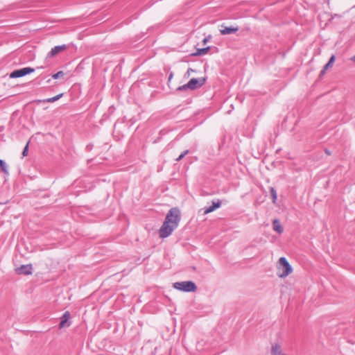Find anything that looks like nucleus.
<instances>
[{
	"label": "nucleus",
	"mask_w": 355,
	"mask_h": 355,
	"mask_svg": "<svg viewBox=\"0 0 355 355\" xmlns=\"http://www.w3.org/2000/svg\"><path fill=\"white\" fill-rule=\"evenodd\" d=\"M181 219L180 211L177 207L171 208L166 214L165 220L159 230V235L162 239L169 236L178 227Z\"/></svg>",
	"instance_id": "obj_1"
},
{
	"label": "nucleus",
	"mask_w": 355,
	"mask_h": 355,
	"mask_svg": "<svg viewBox=\"0 0 355 355\" xmlns=\"http://www.w3.org/2000/svg\"><path fill=\"white\" fill-rule=\"evenodd\" d=\"M277 275L280 278H285L292 272L293 268L285 257H281L278 261Z\"/></svg>",
	"instance_id": "obj_2"
},
{
	"label": "nucleus",
	"mask_w": 355,
	"mask_h": 355,
	"mask_svg": "<svg viewBox=\"0 0 355 355\" xmlns=\"http://www.w3.org/2000/svg\"><path fill=\"white\" fill-rule=\"evenodd\" d=\"M173 288L184 292H194L197 290L196 285L191 281L175 282L173 284Z\"/></svg>",
	"instance_id": "obj_3"
},
{
	"label": "nucleus",
	"mask_w": 355,
	"mask_h": 355,
	"mask_svg": "<svg viewBox=\"0 0 355 355\" xmlns=\"http://www.w3.org/2000/svg\"><path fill=\"white\" fill-rule=\"evenodd\" d=\"M206 81L205 77L193 78H191L187 85H184L182 88L179 87L178 89H196L203 86Z\"/></svg>",
	"instance_id": "obj_4"
},
{
	"label": "nucleus",
	"mask_w": 355,
	"mask_h": 355,
	"mask_svg": "<svg viewBox=\"0 0 355 355\" xmlns=\"http://www.w3.org/2000/svg\"><path fill=\"white\" fill-rule=\"evenodd\" d=\"M35 69L32 67H24L13 71L9 76L10 78H17L25 76L35 72Z\"/></svg>",
	"instance_id": "obj_5"
},
{
	"label": "nucleus",
	"mask_w": 355,
	"mask_h": 355,
	"mask_svg": "<svg viewBox=\"0 0 355 355\" xmlns=\"http://www.w3.org/2000/svg\"><path fill=\"white\" fill-rule=\"evenodd\" d=\"M18 275H31L32 274L33 267L31 264L21 265L15 269Z\"/></svg>",
	"instance_id": "obj_6"
},
{
	"label": "nucleus",
	"mask_w": 355,
	"mask_h": 355,
	"mask_svg": "<svg viewBox=\"0 0 355 355\" xmlns=\"http://www.w3.org/2000/svg\"><path fill=\"white\" fill-rule=\"evenodd\" d=\"M66 49H67V46L65 44L56 46L51 49V50L49 53L48 55L49 58L55 57L56 55L63 52Z\"/></svg>",
	"instance_id": "obj_7"
},
{
	"label": "nucleus",
	"mask_w": 355,
	"mask_h": 355,
	"mask_svg": "<svg viewBox=\"0 0 355 355\" xmlns=\"http://www.w3.org/2000/svg\"><path fill=\"white\" fill-rule=\"evenodd\" d=\"M212 205L209 207L204 208V214H207L219 208L221 205V202L219 199L212 201Z\"/></svg>",
	"instance_id": "obj_8"
},
{
	"label": "nucleus",
	"mask_w": 355,
	"mask_h": 355,
	"mask_svg": "<svg viewBox=\"0 0 355 355\" xmlns=\"http://www.w3.org/2000/svg\"><path fill=\"white\" fill-rule=\"evenodd\" d=\"M69 318H70L69 312V311L64 312V313L60 318V322L59 324V327L60 329L70 326V322L69 321Z\"/></svg>",
	"instance_id": "obj_9"
},
{
	"label": "nucleus",
	"mask_w": 355,
	"mask_h": 355,
	"mask_svg": "<svg viewBox=\"0 0 355 355\" xmlns=\"http://www.w3.org/2000/svg\"><path fill=\"white\" fill-rule=\"evenodd\" d=\"M271 355H286V354L279 344L274 343L271 347Z\"/></svg>",
	"instance_id": "obj_10"
},
{
	"label": "nucleus",
	"mask_w": 355,
	"mask_h": 355,
	"mask_svg": "<svg viewBox=\"0 0 355 355\" xmlns=\"http://www.w3.org/2000/svg\"><path fill=\"white\" fill-rule=\"evenodd\" d=\"M335 59H336L335 55H333L330 58V59H329V62H327V64H326L324 65V67H323V69L321 71L320 74V76H323L327 70H328L329 69H330V68H331L333 67V65L334 64V62H335Z\"/></svg>",
	"instance_id": "obj_11"
},
{
	"label": "nucleus",
	"mask_w": 355,
	"mask_h": 355,
	"mask_svg": "<svg viewBox=\"0 0 355 355\" xmlns=\"http://www.w3.org/2000/svg\"><path fill=\"white\" fill-rule=\"evenodd\" d=\"M239 30L238 27H223L220 29V33L222 35H230L236 33Z\"/></svg>",
	"instance_id": "obj_12"
},
{
	"label": "nucleus",
	"mask_w": 355,
	"mask_h": 355,
	"mask_svg": "<svg viewBox=\"0 0 355 355\" xmlns=\"http://www.w3.org/2000/svg\"><path fill=\"white\" fill-rule=\"evenodd\" d=\"M273 230L279 234H282L284 231L283 227L282 226L279 220L275 219L272 222Z\"/></svg>",
	"instance_id": "obj_13"
},
{
	"label": "nucleus",
	"mask_w": 355,
	"mask_h": 355,
	"mask_svg": "<svg viewBox=\"0 0 355 355\" xmlns=\"http://www.w3.org/2000/svg\"><path fill=\"white\" fill-rule=\"evenodd\" d=\"M63 96V94H58L53 97H51V98H46V99H43V100H40L39 102H43V103H53L55 101H56L57 100L60 99L62 96Z\"/></svg>",
	"instance_id": "obj_14"
},
{
	"label": "nucleus",
	"mask_w": 355,
	"mask_h": 355,
	"mask_svg": "<svg viewBox=\"0 0 355 355\" xmlns=\"http://www.w3.org/2000/svg\"><path fill=\"white\" fill-rule=\"evenodd\" d=\"M209 49H210V47H209V46L206 47V48L198 49H197L196 52L193 54V55L198 56V55H205L208 53Z\"/></svg>",
	"instance_id": "obj_15"
},
{
	"label": "nucleus",
	"mask_w": 355,
	"mask_h": 355,
	"mask_svg": "<svg viewBox=\"0 0 355 355\" xmlns=\"http://www.w3.org/2000/svg\"><path fill=\"white\" fill-rule=\"evenodd\" d=\"M0 168L1 169V171L6 175H8V166H7V164H6V162L2 160V159H0Z\"/></svg>",
	"instance_id": "obj_16"
},
{
	"label": "nucleus",
	"mask_w": 355,
	"mask_h": 355,
	"mask_svg": "<svg viewBox=\"0 0 355 355\" xmlns=\"http://www.w3.org/2000/svg\"><path fill=\"white\" fill-rule=\"evenodd\" d=\"M270 194H271V196L272 198V202L275 203L277 200V195L276 190L273 187L270 188Z\"/></svg>",
	"instance_id": "obj_17"
},
{
	"label": "nucleus",
	"mask_w": 355,
	"mask_h": 355,
	"mask_svg": "<svg viewBox=\"0 0 355 355\" xmlns=\"http://www.w3.org/2000/svg\"><path fill=\"white\" fill-rule=\"evenodd\" d=\"M64 75V72L62 71H60L58 73L53 74L52 76L53 78L57 79L58 78L62 77Z\"/></svg>",
	"instance_id": "obj_18"
},
{
	"label": "nucleus",
	"mask_w": 355,
	"mask_h": 355,
	"mask_svg": "<svg viewBox=\"0 0 355 355\" xmlns=\"http://www.w3.org/2000/svg\"><path fill=\"white\" fill-rule=\"evenodd\" d=\"M189 150H186L182 153L180 155V156L176 159V161H180L183 157H184L185 155H187L189 153Z\"/></svg>",
	"instance_id": "obj_19"
},
{
	"label": "nucleus",
	"mask_w": 355,
	"mask_h": 355,
	"mask_svg": "<svg viewBox=\"0 0 355 355\" xmlns=\"http://www.w3.org/2000/svg\"><path fill=\"white\" fill-rule=\"evenodd\" d=\"M28 144H27L26 145V146L24 147V150L22 152L23 156H26L27 153H28Z\"/></svg>",
	"instance_id": "obj_20"
},
{
	"label": "nucleus",
	"mask_w": 355,
	"mask_h": 355,
	"mask_svg": "<svg viewBox=\"0 0 355 355\" xmlns=\"http://www.w3.org/2000/svg\"><path fill=\"white\" fill-rule=\"evenodd\" d=\"M193 70L192 69H189L187 70V74L188 76H189V75H190V73H191V72H193Z\"/></svg>",
	"instance_id": "obj_21"
},
{
	"label": "nucleus",
	"mask_w": 355,
	"mask_h": 355,
	"mask_svg": "<svg viewBox=\"0 0 355 355\" xmlns=\"http://www.w3.org/2000/svg\"><path fill=\"white\" fill-rule=\"evenodd\" d=\"M350 60L355 64V55L350 58Z\"/></svg>",
	"instance_id": "obj_22"
},
{
	"label": "nucleus",
	"mask_w": 355,
	"mask_h": 355,
	"mask_svg": "<svg viewBox=\"0 0 355 355\" xmlns=\"http://www.w3.org/2000/svg\"><path fill=\"white\" fill-rule=\"evenodd\" d=\"M207 42H208V39L207 38H205V39L203 40V43L204 44H206Z\"/></svg>",
	"instance_id": "obj_23"
}]
</instances>
